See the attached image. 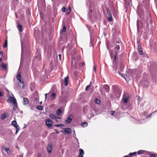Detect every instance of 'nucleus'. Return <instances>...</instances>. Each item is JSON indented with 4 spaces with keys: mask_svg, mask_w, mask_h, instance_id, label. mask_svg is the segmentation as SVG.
<instances>
[{
    "mask_svg": "<svg viewBox=\"0 0 157 157\" xmlns=\"http://www.w3.org/2000/svg\"><path fill=\"white\" fill-rule=\"evenodd\" d=\"M151 19L150 17H148L147 19H143L141 21L140 24L139 23V20H137V27L138 31L142 28L148 31L149 24L151 22Z\"/></svg>",
    "mask_w": 157,
    "mask_h": 157,
    "instance_id": "1",
    "label": "nucleus"
},
{
    "mask_svg": "<svg viewBox=\"0 0 157 157\" xmlns=\"http://www.w3.org/2000/svg\"><path fill=\"white\" fill-rule=\"evenodd\" d=\"M7 101L8 103H12V104L13 106V110L15 111L16 113H17L19 110L15 98L14 97H10L7 100Z\"/></svg>",
    "mask_w": 157,
    "mask_h": 157,
    "instance_id": "2",
    "label": "nucleus"
},
{
    "mask_svg": "<svg viewBox=\"0 0 157 157\" xmlns=\"http://www.w3.org/2000/svg\"><path fill=\"white\" fill-rule=\"evenodd\" d=\"M113 92L114 94L117 97H119L121 92L120 88L117 86L114 85L113 86Z\"/></svg>",
    "mask_w": 157,
    "mask_h": 157,
    "instance_id": "3",
    "label": "nucleus"
},
{
    "mask_svg": "<svg viewBox=\"0 0 157 157\" xmlns=\"http://www.w3.org/2000/svg\"><path fill=\"white\" fill-rule=\"evenodd\" d=\"M86 26L88 29L90 33V45L91 46H93L94 44V33L91 30V27L90 26L86 25Z\"/></svg>",
    "mask_w": 157,
    "mask_h": 157,
    "instance_id": "4",
    "label": "nucleus"
},
{
    "mask_svg": "<svg viewBox=\"0 0 157 157\" xmlns=\"http://www.w3.org/2000/svg\"><path fill=\"white\" fill-rule=\"evenodd\" d=\"M129 98L128 94L126 92H124L123 94L122 100L124 104L126 103L128 101Z\"/></svg>",
    "mask_w": 157,
    "mask_h": 157,
    "instance_id": "5",
    "label": "nucleus"
},
{
    "mask_svg": "<svg viewBox=\"0 0 157 157\" xmlns=\"http://www.w3.org/2000/svg\"><path fill=\"white\" fill-rule=\"evenodd\" d=\"M52 121L50 119H48L46 120V124L50 128L52 127Z\"/></svg>",
    "mask_w": 157,
    "mask_h": 157,
    "instance_id": "6",
    "label": "nucleus"
},
{
    "mask_svg": "<svg viewBox=\"0 0 157 157\" xmlns=\"http://www.w3.org/2000/svg\"><path fill=\"white\" fill-rule=\"evenodd\" d=\"M121 45V43L119 41H117L115 44V52H117V51L119 50L120 48V45Z\"/></svg>",
    "mask_w": 157,
    "mask_h": 157,
    "instance_id": "7",
    "label": "nucleus"
},
{
    "mask_svg": "<svg viewBox=\"0 0 157 157\" xmlns=\"http://www.w3.org/2000/svg\"><path fill=\"white\" fill-rule=\"evenodd\" d=\"M63 130L65 134H70L72 132L71 129L69 128H63Z\"/></svg>",
    "mask_w": 157,
    "mask_h": 157,
    "instance_id": "8",
    "label": "nucleus"
},
{
    "mask_svg": "<svg viewBox=\"0 0 157 157\" xmlns=\"http://www.w3.org/2000/svg\"><path fill=\"white\" fill-rule=\"evenodd\" d=\"M72 120V117L71 115H69L65 121V123L67 124H70Z\"/></svg>",
    "mask_w": 157,
    "mask_h": 157,
    "instance_id": "9",
    "label": "nucleus"
},
{
    "mask_svg": "<svg viewBox=\"0 0 157 157\" xmlns=\"http://www.w3.org/2000/svg\"><path fill=\"white\" fill-rule=\"evenodd\" d=\"M78 59H76L75 58H74L72 59V65L77 67L78 65Z\"/></svg>",
    "mask_w": 157,
    "mask_h": 157,
    "instance_id": "10",
    "label": "nucleus"
},
{
    "mask_svg": "<svg viewBox=\"0 0 157 157\" xmlns=\"http://www.w3.org/2000/svg\"><path fill=\"white\" fill-rule=\"evenodd\" d=\"M107 13L108 15V19L109 21L111 22L112 21V16L109 11L108 10H107Z\"/></svg>",
    "mask_w": 157,
    "mask_h": 157,
    "instance_id": "11",
    "label": "nucleus"
},
{
    "mask_svg": "<svg viewBox=\"0 0 157 157\" xmlns=\"http://www.w3.org/2000/svg\"><path fill=\"white\" fill-rule=\"evenodd\" d=\"M52 149V144H48L47 148L48 152L49 153H51Z\"/></svg>",
    "mask_w": 157,
    "mask_h": 157,
    "instance_id": "12",
    "label": "nucleus"
},
{
    "mask_svg": "<svg viewBox=\"0 0 157 157\" xmlns=\"http://www.w3.org/2000/svg\"><path fill=\"white\" fill-rule=\"evenodd\" d=\"M103 87L105 89L106 93H109V87L107 85H105L103 86Z\"/></svg>",
    "mask_w": 157,
    "mask_h": 157,
    "instance_id": "13",
    "label": "nucleus"
},
{
    "mask_svg": "<svg viewBox=\"0 0 157 157\" xmlns=\"http://www.w3.org/2000/svg\"><path fill=\"white\" fill-rule=\"evenodd\" d=\"M145 152L146 153V154L147 155H149L150 153V152L148 151H144L143 150H140L138 151L137 152V154L138 155H140L143 154L144 152Z\"/></svg>",
    "mask_w": 157,
    "mask_h": 157,
    "instance_id": "14",
    "label": "nucleus"
},
{
    "mask_svg": "<svg viewBox=\"0 0 157 157\" xmlns=\"http://www.w3.org/2000/svg\"><path fill=\"white\" fill-rule=\"evenodd\" d=\"M69 79V77L67 75L66 77L64 78V84L65 86H67L68 85V82Z\"/></svg>",
    "mask_w": 157,
    "mask_h": 157,
    "instance_id": "15",
    "label": "nucleus"
},
{
    "mask_svg": "<svg viewBox=\"0 0 157 157\" xmlns=\"http://www.w3.org/2000/svg\"><path fill=\"white\" fill-rule=\"evenodd\" d=\"M138 52L140 55H143V52L141 48V46L140 45H138Z\"/></svg>",
    "mask_w": 157,
    "mask_h": 157,
    "instance_id": "16",
    "label": "nucleus"
},
{
    "mask_svg": "<svg viewBox=\"0 0 157 157\" xmlns=\"http://www.w3.org/2000/svg\"><path fill=\"white\" fill-rule=\"evenodd\" d=\"M17 27L20 32H21L22 31V27L21 25L17 23Z\"/></svg>",
    "mask_w": 157,
    "mask_h": 157,
    "instance_id": "17",
    "label": "nucleus"
},
{
    "mask_svg": "<svg viewBox=\"0 0 157 157\" xmlns=\"http://www.w3.org/2000/svg\"><path fill=\"white\" fill-rule=\"evenodd\" d=\"M23 100V105H26L29 103V101L28 99L27 98H24Z\"/></svg>",
    "mask_w": 157,
    "mask_h": 157,
    "instance_id": "18",
    "label": "nucleus"
},
{
    "mask_svg": "<svg viewBox=\"0 0 157 157\" xmlns=\"http://www.w3.org/2000/svg\"><path fill=\"white\" fill-rule=\"evenodd\" d=\"M18 84L20 87L21 88H24L25 87V85L23 81H21V82H19Z\"/></svg>",
    "mask_w": 157,
    "mask_h": 157,
    "instance_id": "19",
    "label": "nucleus"
},
{
    "mask_svg": "<svg viewBox=\"0 0 157 157\" xmlns=\"http://www.w3.org/2000/svg\"><path fill=\"white\" fill-rule=\"evenodd\" d=\"M49 117L52 119L55 120H56V116L53 114L52 113L50 114H49Z\"/></svg>",
    "mask_w": 157,
    "mask_h": 157,
    "instance_id": "20",
    "label": "nucleus"
},
{
    "mask_svg": "<svg viewBox=\"0 0 157 157\" xmlns=\"http://www.w3.org/2000/svg\"><path fill=\"white\" fill-rule=\"evenodd\" d=\"M88 124V123L87 122H82L81 124V126L83 127H85L87 126Z\"/></svg>",
    "mask_w": 157,
    "mask_h": 157,
    "instance_id": "21",
    "label": "nucleus"
},
{
    "mask_svg": "<svg viewBox=\"0 0 157 157\" xmlns=\"http://www.w3.org/2000/svg\"><path fill=\"white\" fill-rule=\"evenodd\" d=\"M16 129V134H17V133L18 132V131L20 130V127H19V126L17 125V124H16V125H15L14 126Z\"/></svg>",
    "mask_w": 157,
    "mask_h": 157,
    "instance_id": "22",
    "label": "nucleus"
},
{
    "mask_svg": "<svg viewBox=\"0 0 157 157\" xmlns=\"http://www.w3.org/2000/svg\"><path fill=\"white\" fill-rule=\"evenodd\" d=\"M62 113V110L60 109H57L56 111V114L58 116H60Z\"/></svg>",
    "mask_w": 157,
    "mask_h": 157,
    "instance_id": "23",
    "label": "nucleus"
},
{
    "mask_svg": "<svg viewBox=\"0 0 157 157\" xmlns=\"http://www.w3.org/2000/svg\"><path fill=\"white\" fill-rule=\"evenodd\" d=\"M2 149H4L5 151L7 152V153L8 154H10L11 153L10 151V150L9 148H5V147H3Z\"/></svg>",
    "mask_w": 157,
    "mask_h": 157,
    "instance_id": "24",
    "label": "nucleus"
},
{
    "mask_svg": "<svg viewBox=\"0 0 157 157\" xmlns=\"http://www.w3.org/2000/svg\"><path fill=\"white\" fill-rule=\"evenodd\" d=\"M7 113H4V114H2L1 116V118L2 120H4L5 119L6 117Z\"/></svg>",
    "mask_w": 157,
    "mask_h": 157,
    "instance_id": "25",
    "label": "nucleus"
},
{
    "mask_svg": "<svg viewBox=\"0 0 157 157\" xmlns=\"http://www.w3.org/2000/svg\"><path fill=\"white\" fill-rule=\"evenodd\" d=\"M21 76L20 74H18L17 76V79L19 80V82H21Z\"/></svg>",
    "mask_w": 157,
    "mask_h": 157,
    "instance_id": "26",
    "label": "nucleus"
},
{
    "mask_svg": "<svg viewBox=\"0 0 157 157\" xmlns=\"http://www.w3.org/2000/svg\"><path fill=\"white\" fill-rule=\"evenodd\" d=\"M92 11L91 10H90L88 12V16L89 18H91L92 15Z\"/></svg>",
    "mask_w": 157,
    "mask_h": 157,
    "instance_id": "27",
    "label": "nucleus"
},
{
    "mask_svg": "<svg viewBox=\"0 0 157 157\" xmlns=\"http://www.w3.org/2000/svg\"><path fill=\"white\" fill-rule=\"evenodd\" d=\"M79 154L80 155H83L84 154V152L83 150L81 148H80L79 150Z\"/></svg>",
    "mask_w": 157,
    "mask_h": 157,
    "instance_id": "28",
    "label": "nucleus"
},
{
    "mask_svg": "<svg viewBox=\"0 0 157 157\" xmlns=\"http://www.w3.org/2000/svg\"><path fill=\"white\" fill-rule=\"evenodd\" d=\"M36 54L37 55H36L34 56V58H36L37 57H40V52L39 50H37L36 51Z\"/></svg>",
    "mask_w": 157,
    "mask_h": 157,
    "instance_id": "29",
    "label": "nucleus"
},
{
    "mask_svg": "<svg viewBox=\"0 0 157 157\" xmlns=\"http://www.w3.org/2000/svg\"><path fill=\"white\" fill-rule=\"evenodd\" d=\"M71 9V7L70 6H69L66 11L67 14V15L69 14L70 13Z\"/></svg>",
    "mask_w": 157,
    "mask_h": 157,
    "instance_id": "30",
    "label": "nucleus"
},
{
    "mask_svg": "<svg viewBox=\"0 0 157 157\" xmlns=\"http://www.w3.org/2000/svg\"><path fill=\"white\" fill-rule=\"evenodd\" d=\"M95 102L97 104H99L100 103V100L98 98H95Z\"/></svg>",
    "mask_w": 157,
    "mask_h": 157,
    "instance_id": "31",
    "label": "nucleus"
},
{
    "mask_svg": "<svg viewBox=\"0 0 157 157\" xmlns=\"http://www.w3.org/2000/svg\"><path fill=\"white\" fill-rule=\"evenodd\" d=\"M136 152H135L133 153H129V155L131 156H134L136 155Z\"/></svg>",
    "mask_w": 157,
    "mask_h": 157,
    "instance_id": "32",
    "label": "nucleus"
},
{
    "mask_svg": "<svg viewBox=\"0 0 157 157\" xmlns=\"http://www.w3.org/2000/svg\"><path fill=\"white\" fill-rule=\"evenodd\" d=\"M36 109L38 110H43V107L41 105H38L36 106Z\"/></svg>",
    "mask_w": 157,
    "mask_h": 157,
    "instance_id": "33",
    "label": "nucleus"
},
{
    "mask_svg": "<svg viewBox=\"0 0 157 157\" xmlns=\"http://www.w3.org/2000/svg\"><path fill=\"white\" fill-rule=\"evenodd\" d=\"M117 55V52H115V53L114 55V60H113V64L115 63L116 62V56Z\"/></svg>",
    "mask_w": 157,
    "mask_h": 157,
    "instance_id": "34",
    "label": "nucleus"
},
{
    "mask_svg": "<svg viewBox=\"0 0 157 157\" xmlns=\"http://www.w3.org/2000/svg\"><path fill=\"white\" fill-rule=\"evenodd\" d=\"M66 31V28L65 26H63V29L62 30V33L64 34Z\"/></svg>",
    "mask_w": 157,
    "mask_h": 157,
    "instance_id": "35",
    "label": "nucleus"
},
{
    "mask_svg": "<svg viewBox=\"0 0 157 157\" xmlns=\"http://www.w3.org/2000/svg\"><path fill=\"white\" fill-rule=\"evenodd\" d=\"M2 66L3 68L5 70H6L7 64H4L3 63H2Z\"/></svg>",
    "mask_w": 157,
    "mask_h": 157,
    "instance_id": "36",
    "label": "nucleus"
},
{
    "mask_svg": "<svg viewBox=\"0 0 157 157\" xmlns=\"http://www.w3.org/2000/svg\"><path fill=\"white\" fill-rule=\"evenodd\" d=\"M56 94L55 93H53L52 94L51 98L52 99H53L56 96Z\"/></svg>",
    "mask_w": 157,
    "mask_h": 157,
    "instance_id": "37",
    "label": "nucleus"
},
{
    "mask_svg": "<svg viewBox=\"0 0 157 157\" xmlns=\"http://www.w3.org/2000/svg\"><path fill=\"white\" fill-rule=\"evenodd\" d=\"M54 126L55 127H59L61 126H63V124H55Z\"/></svg>",
    "mask_w": 157,
    "mask_h": 157,
    "instance_id": "38",
    "label": "nucleus"
},
{
    "mask_svg": "<svg viewBox=\"0 0 157 157\" xmlns=\"http://www.w3.org/2000/svg\"><path fill=\"white\" fill-rule=\"evenodd\" d=\"M11 123L13 126L16 125L17 124V122L15 121H13Z\"/></svg>",
    "mask_w": 157,
    "mask_h": 157,
    "instance_id": "39",
    "label": "nucleus"
},
{
    "mask_svg": "<svg viewBox=\"0 0 157 157\" xmlns=\"http://www.w3.org/2000/svg\"><path fill=\"white\" fill-rule=\"evenodd\" d=\"M7 40H5V44L4 45V47L6 48L7 47Z\"/></svg>",
    "mask_w": 157,
    "mask_h": 157,
    "instance_id": "40",
    "label": "nucleus"
},
{
    "mask_svg": "<svg viewBox=\"0 0 157 157\" xmlns=\"http://www.w3.org/2000/svg\"><path fill=\"white\" fill-rule=\"evenodd\" d=\"M62 10L63 12H65L66 11V8L63 7L62 9Z\"/></svg>",
    "mask_w": 157,
    "mask_h": 157,
    "instance_id": "41",
    "label": "nucleus"
},
{
    "mask_svg": "<svg viewBox=\"0 0 157 157\" xmlns=\"http://www.w3.org/2000/svg\"><path fill=\"white\" fill-rule=\"evenodd\" d=\"M100 92L101 93V94L102 95H103V94L105 93L103 91L102 88H100Z\"/></svg>",
    "mask_w": 157,
    "mask_h": 157,
    "instance_id": "42",
    "label": "nucleus"
},
{
    "mask_svg": "<svg viewBox=\"0 0 157 157\" xmlns=\"http://www.w3.org/2000/svg\"><path fill=\"white\" fill-rule=\"evenodd\" d=\"M90 85L87 86L85 88V90L87 91L88 90V89L90 87Z\"/></svg>",
    "mask_w": 157,
    "mask_h": 157,
    "instance_id": "43",
    "label": "nucleus"
},
{
    "mask_svg": "<svg viewBox=\"0 0 157 157\" xmlns=\"http://www.w3.org/2000/svg\"><path fill=\"white\" fill-rule=\"evenodd\" d=\"M151 115H152V113H151V114H149L148 115H147L146 117V118H150L151 117Z\"/></svg>",
    "mask_w": 157,
    "mask_h": 157,
    "instance_id": "44",
    "label": "nucleus"
},
{
    "mask_svg": "<svg viewBox=\"0 0 157 157\" xmlns=\"http://www.w3.org/2000/svg\"><path fill=\"white\" fill-rule=\"evenodd\" d=\"M149 155H150V157H156L155 155L154 154H149Z\"/></svg>",
    "mask_w": 157,
    "mask_h": 157,
    "instance_id": "45",
    "label": "nucleus"
},
{
    "mask_svg": "<svg viewBox=\"0 0 157 157\" xmlns=\"http://www.w3.org/2000/svg\"><path fill=\"white\" fill-rule=\"evenodd\" d=\"M61 119V118L60 117H57L56 116V121L57 122H58V120H57V119Z\"/></svg>",
    "mask_w": 157,
    "mask_h": 157,
    "instance_id": "46",
    "label": "nucleus"
},
{
    "mask_svg": "<svg viewBox=\"0 0 157 157\" xmlns=\"http://www.w3.org/2000/svg\"><path fill=\"white\" fill-rule=\"evenodd\" d=\"M115 113L114 111H111V115L113 116L114 115V113Z\"/></svg>",
    "mask_w": 157,
    "mask_h": 157,
    "instance_id": "47",
    "label": "nucleus"
},
{
    "mask_svg": "<svg viewBox=\"0 0 157 157\" xmlns=\"http://www.w3.org/2000/svg\"><path fill=\"white\" fill-rule=\"evenodd\" d=\"M54 131L56 132V133L57 134H59V132L58 131L57 129H54Z\"/></svg>",
    "mask_w": 157,
    "mask_h": 157,
    "instance_id": "48",
    "label": "nucleus"
},
{
    "mask_svg": "<svg viewBox=\"0 0 157 157\" xmlns=\"http://www.w3.org/2000/svg\"><path fill=\"white\" fill-rule=\"evenodd\" d=\"M3 55V52L2 51H1V52H0V56H2Z\"/></svg>",
    "mask_w": 157,
    "mask_h": 157,
    "instance_id": "49",
    "label": "nucleus"
},
{
    "mask_svg": "<svg viewBox=\"0 0 157 157\" xmlns=\"http://www.w3.org/2000/svg\"><path fill=\"white\" fill-rule=\"evenodd\" d=\"M94 70L95 72H96V66H94Z\"/></svg>",
    "mask_w": 157,
    "mask_h": 157,
    "instance_id": "50",
    "label": "nucleus"
},
{
    "mask_svg": "<svg viewBox=\"0 0 157 157\" xmlns=\"http://www.w3.org/2000/svg\"><path fill=\"white\" fill-rule=\"evenodd\" d=\"M21 56H22V54L23 52V47L22 44H21Z\"/></svg>",
    "mask_w": 157,
    "mask_h": 157,
    "instance_id": "51",
    "label": "nucleus"
},
{
    "mask_svg": "<svg viewBox=\"0 0 157 157\" xmlns=\"http://www.w3.org/2000/svg\"><path fill=\"white\" fill-rule=\"evenodd\" d=\"M80 64L82 66H83L85 65V63L84 62H82V63H80Z\"/></svg>",
    "mask_w": 157,
    "mask_h": 157,
    "instance_id": "52",
    "label": "nucleus"
},
{
    "mask_svg": "<svg viewBox=\"0 0 157 157\" xmlns=\"http://www.w3.org/2000/svg\"><path fill=\"white\" fill-rule=\"evenodd\" d=\"M3 95V94L2 93V92L0 91V97H2Z\"/></svg>",
    "mask_w": 157,
    "mask_h": 157,
    "instance_id": "53",
    "label": "nucleus"
},
{
    "mask_svg": "<svg viewBox=\"0 0 157 157\" xmlns=\"http://www.w3.org/2000/svg\"><path fill=\"white\" fill-rule=\"evenodd\" d=\"M83 155H79L78 157H83Z\"/></svg>",
    "mask_w": 157,
    "mask_h": 157,
    "instance_id": "54",
    "label": "nucleus"
},
{
    "mask_svg": "<svg viewBox=\"0 0 157 157\" xmlns=\"http://www.w3.org/2000/svg\"><path fill=\"white\" fill-rule=\"evenodd\" d=\"M76 138V141H77V144H78V145H79V143H78V139L77 138Z\"/></svg>",
    "mask_w": 157,
    "mask_h": 157,
    "instance_id": "55",
    "label": "nucleus"
},
{
    "mask_svg": "<svg viewBox=\"0 0 157 157\" xmlns=\"http://www.w3.org/2000/svg\"><path fill=\"white\" fill-rule=\"evenodd\" d=\"M139 71H140V72H140V73H141V72H142V68H140V70H139Z\"/></svg>",
    "mask_w": 157,
    "mask_h": 157,
    "instance_id": "56",
    "label": "nucleus"
},
{
    "mask_svg": "<svg viewBox=\"0 0 157 157\" xmlns=\"http://www.w3.org/2000/svg\"><path fill=\"white\" fill-rule=\"evenodd\" d=\"M118 73H119V74L120 75H121L122 76H122V74H121V73L120 72H119V71H118Z\"/></svg>",
    "mask_w": 157,
    "mask_h": 157,
    "instance_id": "57",
    "label": "nucleus"
},
{
    "mask_svg": "<svg viewBox=\"0 0 157 157\" xmlns=\"http://www.w3.org/2000/svg\"><path fill=\"white\" fill-rule=\"evenodd\" d=\"M37 101V98H35L34 99V101Z\"/></svg>",
    "mask_w": 157,
    "mask_h": 157,
    "instance_id": "58",
    "label": "nucleus"
},
{
    "mask_svg": "<svg viewBox=\"0 0 157 157\" xmlns=\"http://www.w3.org/2000/svg\"><path fill=\"white\" fill-rule=\"evenodd\" d=\"M41 156V154H38V156L39 157H40Z\"/></svg>",
    "mask_w": 157,
    "mask_h": 157,
    "instance_id": "59",
    "label": "nucleus"
},
{
    "mask_svg": "<svg viewBox=\"0 0 157 157\" xmlns=\"http://www.w3.org/2000/svg\"><path fill=\"white\" fill-rule=\"evenodd\" d=\"M59 59L60 60V57H61V55L60 54H59Z\"/></svg>",
    "mask_w": 157,
    "mask_h": 157,
    "instance_id": "60",
    "label": "nucleus"
},
{
    "mask_svg": "<svg viewBox=\"0 0 157 157\" xmlns=\"http://www.w3.org/2000/svg\"><path fill=\"white\" fill-rule=\"evenodd\" d=\"M47 94H45V98H46Z\"/></svg>",
    "mask_w": 157,
    "mask_h": 157,
    "instance_id": "61",
    "label": "nucleus"
},
{
    "mask_svg": "<svg viewBox=\"0 0 157 157\" xmlns=\"http://www.w3.org/2000/svg\"><path fill=\"white\" fill-rule=\"evenodd\" d=\"M16 147L17 148V149L18 150L19 149V147H18V146H16Z\"/></svg>",
    "mask_w": 157,
    "mask_h": 157,
    "instance_id": "62",
    "label": "nucleus"
},
{
    "mask_svg": "<svg viewBox=\"0 0 157 157\" xmlns=\"http://www.w3.org/2000/svg\"><path fill=\"white\" fill-rule=\"evenodd\" d=\"M42 103V101H41L40 102V104H41Z\"/></svg>",
    "mask_w": 157,
    "mask_h": 157,
    "instance_id": "63",
    "label": "nucleus"
},
{
    "mask_svg": "<svg viewBox=\"0 0 157 157\" xmlns=\"http://www.w3.org/2000/svg\"><path fill=\"white\" fill-rule=\"evenodd\" d=\"M2 61V59L1 58H0V62Z\"/></svg>",
    "mask_w": 157,
    "mask_h": 157,
    "instance_id": "64",
    "label": "nucleus"
}]
</instances>
